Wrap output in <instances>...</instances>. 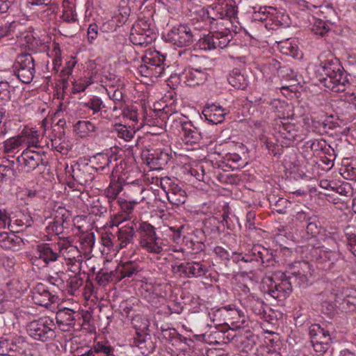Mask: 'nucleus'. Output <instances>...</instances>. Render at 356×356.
Returning <instances> with one entry per match:
<instances>
[{"mask_svg":"<svg viewBox=\"0 0 356 356\" xmlns=\"http://www.w3.org/2000/svg\"><path fill=\"white\" fill-rule=\"evenodd\" d=\"M319 81L332 92H344L350 83L339 60L330 53H324L319 56Z\"/></svg>","mask_w":356,"mask_h":356,"instance_id":"f257e3e1","label":"nucleus"},{"mask_svg":"<svg viewBox=\"0 0 356 356\" xmlns=\"http://www.w3.org/2000/svg\"><path fill=\"white\" fill-rule=\"evenodd\" d=\"M136 231L139 236L140 246L148 253L161 254L164 252L163 240L156 234V228L147 221L139 220Z\"/></svg>","mask_w":356,"mask_h":356,"instance_id":"f03ea898","label":"nucleus"},{"mask_svg":"<svg viewBox=\"0 0 356 356\" xmlns=\"http://www.w3.org/2000/svg\"><path fill=\"white\" fill-rule=\"evenodd\" d=\"M100 156L104 160V164L98 168L92 166L82 159L74 162L71 165L72 175L74 180L82 186H86L95 179L97 172L108 174L110 171L111 158L108 155H101Z\"/></svg>","mask_w":356,"mask_h":356,"instance_id":"7ed1b4c3","label":"nucleus"},{"mask_svg":"<svg viewBox=\"0 0 356 356\" xmlns=\"http://www.w3.org/2000/svg\"><path fill=\"white\" fill-rule=\"evenodd\" d=\"M56 328L54 320L49 316L33 320L26 325L28 334L34 340L41 342L53 341L56 337Z\"/></svg>","mask_w":356,"mask_h":356,"instance_id":"20e7f679","label":"nucleus"},{"mask_svg":"<svg viewBox=\"0 0 356 356\" xmlns=\"http://www.w3.org/2000/svg\"><path fill=\"white\" fill-rule=\"evenodd\" d=\"M58 243H42L37 245L33 254L30 257L32 265L38 268H47L51 263L60 258Z\"/></svg>","mask_w":356,"mask_h":356,"instance_id":"39448f33","label":"nucleus"},{"mask_svg":"<svg viewBox=\"0 0 356 356\" xmlns=\"http://www.w3.org/2000/svg\"><path fill=\"white\" fill-rule=\"evenodd\" d=\"M165 58L156 50H147L142 57V64L139 66L143 76L159 77L164 72Z\"/></svg>","mask_w":356,"mask_h":356,"instance_id":"423d86ee","label":"nucleus"},{"mask_svg":"<svg viewBox=\"0 0 356 356\" xmlns=\"http://www.w3.org/2000/svg\"><path fill=\"white\" fill-rule=\"evenodd\" d=\"M200 36L198 28L186 24L174 26L167 34L168 40L180 47L191 45Z\"/></svg>","mask_w":356,"mask_h":356,"instance_id":"0eeeda50","label":"nucleus"},{"mask_svg":"<svg viewBox=\"0 0 356 356\" xmlns=\"http://www.w3.org/2000/svg\"><path fill=\"white\" fill-rule=\"evenodd\" d=\"M309 254L311 260L316 263V267L325 271L336 270L341 260L339 252L326 250L323 248H312Z\"/></svg>","mask_w":356,"mask_h":356,"instance_id":"6e6552de","label":"nucleus"},{"mask_svg":"<svg viewBox=\"0 0 356 356\" xmlns=\"http://www.w3.org/2000/svg\"><path fill=\"white\" fill-rule=\"evenodd\" d=\"M156 38L154 29L145 19H138L131 29L129 40L134 45L147 46Z\"/></svg>","mask_w":356,"mask_h":356,"instance_id":"1a4fd4ad","label":"nucleus"},{"mask_svg":"<svg viewBox=\"0 0 356 356\" xmlns=\"http://www.w3.org/2000/svg\"><path fill=\"white\" fill-rule=\"evenodd\" d=\"M13 73L22 83H30L35 75V60L32 56L24 53L17 56L13 65Z\"/></svg>","mask_w":356,"mask_h":356,"instance_id":"9d476101","label":"nucleus"},{"mask_svg":"<svg viewBox=\"0 0 356 356\" xmlns=\"http://www.w3.org/2000/svg\"><path fill=\"white\" fill-rule=\"evenodd\" d=\"M144 191L143 186L132 184L127 188V197L129 200L122 198L118 200L120 211L126 214L127 218H129V216L133 213L135 206L140 204L145 199L143 196H141Z\"/></svg>","mask_w":356,"mask_h":356,"instance_id":"9b49d317","label":"nucleus"},{"mask_svg":"<svg viewBox=\"0 0 356 356\" xmlns=\"http://www.w3.org/2000/svg\"><path fill=\"white\" fill-rule=\"evenodd\" d=\"M268 280L270 284L267 289L264 290V293L274 299L281 301L286 299L291 293V281L286 278V275H284L283 277L278 282L274 281L271 277L268 278Z\"/></svg>","mask_w":356,"mask_h":356,"instance_id":"f8f14e48","label":"nucleus"},{"mask_svg":"<svg viewBox=\"0 0 356 356\" xmlns=\"http://www.w3.org/2000/svg\"><path fill=\"white\" fill-rule=\"evenodd\" d=\"M161 186L165 191L168 200L172 204L179 206L186 202L187 196L185 191L170 178L161 179Z\"/></svg>","mask_w":356,"mask_h":356,"instance_id":"ddd939ff","label":"nucleus"},{"mask_svg":"<svg viewBox=\"0 0 356 356\" xmlns=\"http://www.w3.org/2000/svg\"><path fill=\"white\" fill-rule=\"evenodd\" d=\"M45 155L41 154L38 152L31 150H24L22 154L17 157V162L22 170L29 172L41 165H46L47 161H44Z\"/></svg>","mask_w":356,"mask_h":356,"instance_id":"4468645a","label":"nucleus"},{"mask_svg":"<svg viewBox=\"0 0 356 356\" xmlns=\"http://www.w3.org/2000/svg\"><path fill=\"white\" fill-rule=\"evenodd\" d=\"M206 70L205 67L203 69L201 67H186L179 74V79L190 87L203 84L208 78V74Z\"/></svg>","mask_w":356,"mask_h":356,"instance_id":"2eb2a0df","label":"nucleus"},{"mask_svg":"<svg viewBox=\"0 0 356 356\" xmlns=\"http://www.w3.org/2000/svg\"><path fill=\"white\" fill-rule=\"evenodd\" d=\"M138 263L134 261H129L119 264L115 269L114 275L118 283L123 281L124 283L134 280L137 274L140 271Z\"/></svg>","mask_w":356,"mask_h":356,"instance_id":"dca6fc26","label":"nucleus"},{"mask_svg":"<svg viewBox=\"0 0 356 356\" xmlns=\"http://www.w3.org/2000/svg\"><path fill=\"white\" fill-rule=\"evenodd\" d=\"M173 270L175 273H179L181 276L197 277L205 275L208 269L200 262L191 261L173 266Z\"/></svg>","mask_w":356,"mask_h":356,"instance_id":"f3484780","label":"nucleus"},{"mask_svg":"<svg viewBox=\"0 0 356 356\" xmlns=\"http://www.w3.org/2000/svg\"><path fill=\"white\" fill-rule=\"evenodd\" d=\"M32 299L36 305L48 307L57 302L58 296L50 292L45 284L38 283L32 291Z\"/></svg>","mask_w":356,"mask_h":356,"instance_id":"a211bd4d","label":"nucleus"},{"mask_svg":"<svg viewBox=\"0 0 356 356\" xmlns=\"http://www.w3.org/2000/svg\"><path fill=\"white\" fill-rule=\"evenodd\" d=\"M0 346L5 347L10 352L19 355H26L30 343L25 337L16 335L10 339L0 341Z\"/></svg>","mask_w":356,"mask_h":356,"instance_id":"6ab92c4d","label":"nucleus"},{"mask_svg":"<svg viewBox=\"0 0 356 356\" xmlns=\"http://www.w3.org/2000/svg\"><path fill=\"white\" fill-rule=\"evenodd\" d=\"M270 11H268L265 19H266V27L268 29L276 30L281 27L289 26V16L282 12L277 11L271 7L269 8Z\"/></svg>","mask_w":356,"mask_h":356,"instance_id":"aec40b11","label":"nucleus"},{"mask_svg":"<svg viewBox=\"0 0 356 356\" xmlns=\"http://www.w3.org/2000/svg\"><path fill=\"white\" fill-rule=\"evenodd\" d=\"M182 131V140L186 144H197L202 139L199 129L194 126L191 121H180Z\"/></svg>","mask_w":356,"mask_h":356,"instance_id":"412c9836","label":"nucleus"},{"mask_svg":"<svg viewBox=\"0 0 356 356\" xmlns=\"http://www.w3.org/2000/svg\"><path fill=\"white\" fill-rule=\"evenodd\" d=\"M136 232V227L134 226V224L126 225L118 229L115 234L118 249L120 250L127 248L130 244H134Z\"/></svg>","mask_w":356,"mask_h":356,"instance_id":"4be33fe9","label":"nucleus"},{"mask_svg":"<svg viewBox=\"0 0 356 356\" xmlns=\"http://www.w3.org/2000/svg\"><path fill=\"white\" fill-rule=\"evenodd\" d=\"M76 312L69 308L60 309L56 314V323L64 332L70 331L75 325Z\"/></svg>","mask_w":356,"mask_h":356,"instance_id":"5701e85b","label":"nucleus"},{"mask_svg":"<svg viewBox=\"0 0 356 356\" xmlns=\"http://www.w3.org/2000/svg\"><path fill=\"white\" fill-rule=\"evenodd\" d=\"M202 114L209 123L218 124L224 121L227 113L222 106L213 104L207 105L202 111Z\"/></svg>","mask_w":356,"mask_h":356,"instance_id":"b1692460","label":"nucleus"},{"mask_svg":"<svg viewBox=\"0 0 356 356\" xmlns=\"http://www.w3.org/2000/svg\"><path fill=\"white\" fill-rule=\"evenodd\" d=\"M245 305L248 309L252 311L254 314L259 316L261 318L268 321L269 315H267L268 306L264 302L252 296H248L245 300Z\"/></svg>","mask_w":356,"mask_h":356,"instance_id":"393cba45","label":"nucleus"},{"mask_svg":"<svg viewBox=\"0 0 356 356\" xmlns=\"http://www.w3.org/2000/svg\"><path fill=\"white\" fill-rule=\"evenodd\" d=\"M23 244L22 238L14 232H0V246L6 250H18Z\"/></svg>","mask_w":356,"mask_h":356,"instance_id":"a878e982","label":"nucleus"},{"mask_svg":"<svg viewBox=\"0 0 356 356\" xmlns=\"http://www.w3.org/2000/svg\"><path fill=\"white\" fill-rule=\"evenodd\" d=\"M211 29L213 30L211 31L212 38L216 39L213 42V50L226 47L232 38L230 31L228 29H222V31H220L218 27L215 26Z\"/></svg>","mask_w":356,"mask_h":356,"instance_id":"bb28decb","label":"nucleus"},{"mask_svg":"<svg viewBox=\"0 0 356 356\" xmlns=\"http://www.w3.org/2000/svg\"><path fill=\"white\" fill-rule=\"evenodd\" d=\"M132 346L138 347L140 353L143 355H147L153 352L154 345L150 338L147 334L136 333V337L133 339Z\"/></svg>","mask_w":356,"mask_h":356,"instance_id":"cd10ccee","label":"nucleus"},{"mask_svg":"<svg viewBox=\"0 0 356 356\" xmlns=\"http://www.w3.org/2000/svg\"><path fill=\"white\" fill-rule=\"evenodd\" d=\"M59 244L60 257H63L65 260L69 261V264L73 261H76V258L81 257L78 248L70 244L66 241L58 242Z\"/></svg>","mask_w":356,"mask_h":356,"instance_id":"c85d7f7f","label":"nucleus"},{"mask_svg":"<svg viewBox=\"0 0 356 356\" xmlns=\"http://www.w3.org/2000/svg\"><path fill=\"white\" fill-rule=\"evenodd\" d=\"M261 245H253L248 252L244 253L242 257V261L251 264L252 268L261 267Z\"/></svg>","mask_w":356,"mask_h":356,"instance_id":"c756f323","label":"nucleus"},{"mask_svg":"<svg viewBox=\"0 0 356 356\" xmlns=\"http://www.w3.org/2000/svg\"><path fill=\"white\" fill-rule=\"evenodd\" d=\"M228 82L234 88L239 90H245L248 86L247 78L239 69L235 68L228 76Z\"/></svg>","mask_w":356,"mask_h":356,"instance_id":"7c9ffc66","label":"nucleus"},{"mask_svg":"<svg viewBox=\"0 0 356 356\" xmlns=\"http://www.w3.org/2000/svg\"><path fill=\"white\" fill-rule=\"evenodd\" d=\"M211 12V13L209 11L207 12L211 28H213L215 25L218 26V20H223L229 17L228 9L221 6H216V9L213 8Z\"/></svg>","mask_w":356,"mask_h":356,"instance_id":"2f4dec72","label":"nucleus"},{"mask_svg":"<svg viewBox=\"0 0 356 356\" xmlns=\"http://www.w3.org/2000/svg\"><path fill=\"white\" fill-rule=\"evenodd\" d=\"M119 14L114 17L111 21L104 24V27L108 28V26H120V24H115V22H118L121 25L124 24L127 20L129 15H130V8L127 6H119Z\"/></svg>","mask_w":356,"mask_h":356,"instance_id":"473e14b6","label":"nucleus"},{"mask_svg":"<svg viewBox=\"0 0 356 356\" xmlns=\"http://www.w3.org/2000/svg\"><path fill=\"white\" fill-rule=\"evenodd\" d=\"M348 289H346L344 292L346 296L342 299L341 302L336 300V302H339V307L346 312H353L356 308V296L352 295L351 291L348 293Z\"/></svg>","mask_w":356,"mask_h":356,"instance_id":"72a5a7b5","label":"nucleus"},{"mask_svg":"<svg viewBox=\"0 0 356 356\" xmlns=\"http://www.w3.org/2000/svg\"><path fill=\"white\" fill-rule=\"evenodd\" d=\"M25 143V137L23 135H18L7 139L3 143L4 152L6 153H13L19 147Z\"/></svg>","mask_w":356,"mask_h":356,"instance_id":"f704fd0d","label":"nucleus"},{"mask_svg":"<svg viewBox=\"0 0 356 356\" xmlns=\"http://www.w3.org/2000/svg\"><path fill=\"white\" fill-rule=\"evenodd\" d=\"M323 229L322 225L316 216L307 222L306 226V238L316 237Z\"/></svg>","mask_w":356,"mask_h":356,"instance_id":"c9c22d12","label":"nucleus"},{"mask_svg":"<svg viewBox=\"0 0 356 356\" xmlns=\"http://www.w3.org/2000/svg\"><path fill=\"white\" fill-rule=\"evenodd\" d=\"M62 18L64 22L74 23L78 21L74 4L69 1L63 3Z\"/></svg>","mask_w":356,"mask_h":356,"instance_id":"e433bc0d","label":"nucleus"},{"mask_svg":"<svg viewBox=\"0 0 356 356\" xmlns=\"http://www.w3.org/2000/svg\"><path fill=\"white\" fill-rule=\"evenodd\" d=\"M113 131L117 134L118 137L125 141H130L136 133L134 129L122 124H115Z\"/></svg>","mask_w":356,"mask_h":356,"instance_id":"4c0bfd02","label":"nucleus"},{"mask_svg":"<svg viewBox=\"0 0 356 356\" xmlns=\"http://www.w3.org/2000/svg\"><path fill=\"white\" fill-rule=\"evenodd\" d=\"M312 19L313 24L311 30L314 34L323 37L330 30V24L327 22L320 19H316L314 17H312Z\"/></svg>","mask_w":356,"mask_h":356,"instance_id":"58836bf2","label":"nucleus"},{"mask_svg":"<svg viewBox=\"0 0 356 356\" xmlns=\"http://www.w3.org/2000/svg\"><path fill=\"white\" fill-rule=\"evenodd\" d=\"M81 106L82 108H88L91 110L93 114L99 113L102 108L104 107L103 101L101 99V98L97 96H93L87 102H82L81 104Z\"/></svg>","mask_w":356,"mask_h":356,"instance_id":"ea45409f","label":"nucleus"},{"mask_svg":"<svg viewBox=\"0 0 356 356\" xmlns=\"http://www.w3.org/2000/svg\"><path fill=\"white\" fill-rule=\"evenodd\" d=\"M238 337L240 342L243 345V348L248 350H251L256 343L257 336L249 330L241 332Z\"/></svg>","mask_w":356,"mask_h":356,"instance_id":"a19ab883","label":"nucleus"},{"mask_svg":"<svg viewBox=\"0 0 356 356\" xmlns=\"http://www.w3.org/2000/svg\"><path fill=\"white\" fill-rule=\"evenodd\" d=\"M279 132L283 138L289 141H293L297 136V131L295 129L294 124L291 123H285L280 126Z\"/></svg>","mask_w":356,"mask_h":356,"instance_id":"79ce46f5","label":"nucleus"},{"mask_svg":"<svg viewBox=\"0 0 356 356\" xmlns=\"http://www.w3.org/2000/svg\"><path fill=\"white\" fill-rule=\"evenodd\" d=\"M213 38H212L211 31L208 34H202L196 40V46L200 49L203 50H213Z\"/></svg>","mask_w":356,"mask_h":356,"instance_id":"37998d69","label":"nucleus"},{"mask_svg":"<svg viewBox=\"0 0 356 356\" xmlns=\"http://www.w3.org/2000/svg\"><path fill=\"white\" fill-rule=\"evenodd\" d=\"M275 256L270 250H268L262 246L261 254V266L269 267L273 266L275 264Z\"/></svg>","mask_w":356,"mask_h":356,"instance_id":"c03bdc74","label":"nucleus"},{"mask_svg":"<svg viewBox=\"0 0 356 356\" xmlns=\"http://www.w3.org/2000/svg\"><path fill=\"white\" fill-rule=\"evenodd\" d=\"M114 270H111L110 273L103 272L101 270L96 275V280H97L99 285L105 286L109 282L118 283L117 279L114 277ZM115 276L116 275L115 274Z\"/></svg>","mask_w":356,"mask_h":356,"instance_id":"a18cd8bd","label":"nucleus"},{"mask_svg":"<svg viewBox=\"0 0 356 356\" xmlns=\"http://www.w3.org/2000/svg\"><path fill=\"white\" fill-rule=\"evenodd\" d=\"M92 348L95 355V353H102L104 356H113V353L114 349L111 346L107 344V343L99 341L96 343Z\"/></svg>","mask_w":356,"mask_h":356,"instance_id":"49530a36","label":"nucleus"},{"mask_svg":"<svg viewBox=\"0 0 356 356\" xmlns=\"http://www.w3.org/2000/svg\"><path fill=\"white\" fill-rule=\"evenodd\" d=\"M74 127L76 131H79L81 136H86L88 132L95 131V125L89 121H78Z\"/></svg>","mask_w":356,"mask_h":356,"instance_id":"de8ad7c7","label":"nucleus"},{"mask_svg":"<svg viewBox=\"0 0 356 356\" xmlns=\"http://www.w3.org/2000/svg\"><path fill=\"white\" fill-rule=\"evenodd\" d=\"M55 219L61 222L62 225L66 226V228L69 225V222L71 218V215L70 212L63 207H58L56 211H55L54 216Z\"/></svg>","mask_w":356,"mask_h":356,"instance_id":"09e8293b","label":"nucleus"},{"mask_svg":"<svg viewBox=\"0 0 356 356\" xmlns=\"http://www.w3.org/2000/svg\"><path fill=\"white\" fill-rule=\"evenodd\" d=\"M10 86L8 81H0V104H4L10 101Z\"/></svg>","mask_w":356,"mask_h":356,"instance_id":"8fccbe9b","label":"nucleus"},{"mask_svg":"<svg viewBox=\"0 0 356 356\" xmlns=\"http://www.w3.org/2000/svg\"><path fill=\"white\" fill-rule=\"evenodd\" d=\"M170 159V158L168 153L161 151L160 152L152 154V162L159 168H162L168 163Z\"/></svg>","mask_w":356,"mask_h":356,"instance_id":"3c124183","label":"nucleus"},{"mask_svg":"<svg viewBox=\"0 0 356 356\" xmlns=\"http://www.w3.org/2000/svg\"><path fill=\"white\" fill-rule=\"evenodd\" d=\"M122 186L119 184H114L110 185L106 190L105 194L108 198L109 202L114 200L117 198L119 193L122 191Z\"/></svg>","mask_w":356,"mask_h":356,"instance_id":"603ef678","label":"nucleus"},{"mask_svg":"<svg viewBox=\"0 0 356 356\" xmlns=\"http://www.w3.org/2000/svg\"><path fill=\"white\" fill-rule=\"evenodd\" d=\"M281 51L283 54L295 58L298 56V48L296 44L286 41L281 44Z\"/></svg>","mask_w":356,"mask_h":356,"instance_id":"864d4df0","label":"nucleus"},{"mask_svg":"<svg viewBox=\"0 0 356 356\" xmlns=\"http://www.w3.org/2000/svg\"><path fill=\"white\" fill-rule=\"evenodd\" d=\"M65 228H66V226L62 225L61 222L54 217V220L49 222V225L47 227V230L49 234L59 235L63 232Z\"/></svg>","mask_w":356,"mask_h":356,"instance_id":"5fc2aeb1","label":"nucleus"},{"mask_svg":"<svg viewBox=\"0 0 356 356\" xmlns=\"http://www.w3.org/2000/svg\"><path fill=\"white\" fill-rule=\"evenodd\" d=\"M16 25L15 22L0 24V40L3 38L13 35L15 32Z\"/></svg>","mask_w":356,"mask_h":356,"instance_id":"6e6d98bb","label":"nucleus"},{"mask_svg":"<svg viewBox=\"0 0 356 356\" xmlns=\"http://www.w3.org/2000/svg\"><path fill=\"white\" fill-rule=\"evenodd\" d=\"M116 235L113 234L111 233H106L104 236H102V241L104 246L108 248H115V250H118V247H117V239Z\"/></svg>","mask_w":356,"mask_h":356,"instance_id":"4d7b16f0","label":"nucleus"},{"mask_svg":"<svg viewBox=\"0 0 356 356\" xmlns=\"http://www.w3.org/2000/svg\"><path fill=\"white\" fill-rule=\"evenodd\" d=\"M286 278L291 281V286L293 284H296L297 285L300 286L302 284L305 283L307 280V276L300 271L291 273L290 275H286Z\"/></svg>","mask_w":356,"mask_h":356,"instance_id":"13d9d810","label":"nucleus"},{"mask_svg":"<svg viewBox=\"0 0 356 356\" xmlns=\"http://www.w3.org/2000/svg\"><path fill=\"white\" fill-rule=\"evenodd\" d=\"M311 343L314 350L319 355H322L327 351L332 341H325V342L320 343L319 341L315 340L314 342Z\"/></svg>","mask_w":356,"mask_h":356,"instance_id":"bf43d9fd","label":"nucleus"},{"mask_svg":"<svg viewBox=\"0 0 356 356\" xmlns=\"http://www.w3.org/2000/svg\"><path fill=\"white\" fill-rule=\"evenodd\" d=\"M122 115L124 118H126L134 122H138V113L137 109L135 106H126L123 108V111L122 112Z\"/></svg>","mask_w":356,"mask_h":356,"instance_id":"052dcab7","label":"nucleus"},{"mask_svg":"<svg viewBox=\"0 0 356 356\" xmlns=\"http://www.w3.org/2000/svg\"><path fill=\"white\" fill-rule=\"evenodd\" d=\"M307 144L313 152L323 151V147H325V145L326 144V141L324 139H315L312 140L307 142Z\"/></svg>","mask_w":356,"mask_h":356,"instance_id":"680f3d73","label":"nucleus"},{"mask_svg":"<svg viewBox=\"0 0 356 356\" xmlns=\"http://www.w3.org/2000/svg\"><path fill=\"white\" fill-rule=\"evenodd\" d=\"M346 236L349 250L356 257V233L346 232Z\"/></svg>","mask_w":356,"mask_h":356,"instance_id":"e2e57ef3","label":"nucleus"},{"mask_svg":"<svg viewBox=\"0 0 356 356\" xmlns=\"http://www.w3.org/2000/svg\"><path fill=\"white\" fill-rule=\"evenodd\" d=\"M67 283L71 289L76 291L83 285V280L79 275L76 274L70 277Z\"/></svg>","mask_w":356,"mask_h":356,"instance_id":"0e129e2a","label":"nucleus"},{"mask_svg":"<svg viewBox=\"0 0 356 356\" xmlns=\"http://www.w3.org/2000/svg\"><path fill=\"white\" fill-rule=\"evenodd\" d=\"M25 137V143H36L38 142L39 135L37 131L27 130L22 132V134Z\"/></svg>","mask_w":356,"mask_h":356,"instance_id":"69168bd1","label":"nucleus"},{"mask_svg":"<svg viewBox=\"0 0 356 356\" xmlns=\"http://www.w3.org/2000/svg\"><path fill=\"white\" fill-rule=\"evenodd\" d=\"M19 0H0V12L6 13L12 7H16Z\"/></svg>","mask_w":356,"mask_h":356,"instance_id":"338daca9","label":"nucleus"},{"mask_svg":"<svg viewBox=\"0 0 356 356\" xmlns=\"http://www.w3.org/2000/svg\"><path fill=\"white\" fill-rule=\"evenodd\" d=\"M107 94L109 98L113 102H119L120 100H124V95L122 91L119 88H112L111 90H107Z\"/></svg>","mask_w":356,"mask_h":356,"instance_id":"774afa93","label":"nucleus"}]
</instances>
